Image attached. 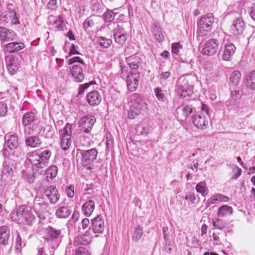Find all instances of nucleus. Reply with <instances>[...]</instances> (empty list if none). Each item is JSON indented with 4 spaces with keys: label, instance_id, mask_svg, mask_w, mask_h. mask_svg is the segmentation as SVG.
<instances>
[{
    "label": "nucleus",
    "instance_id": "0eeeda50",
    "mask_svg": "<svg viewBox=\"0 0 255 255\" xmlns=\"http://www.w3.org/2000/svg\"><path fill=\"white\" fill-rule=\"evenodd\" d=\"M19 15L17 14L15 10H8L4 11L0 15V23L2 24L10 22L11 24L16 25L19 23Z\"/></svg>",
    "mask_w": 255,
    "mask_h": 255
},
{
    "label": "nucleus",
    "instance_id": "3c124183",
    "mask_svg": "<svg viewBox=\"0 0 255 255\" xmlns=\"http://www.w3.org/2000/svg\"><path fill=\"white\" fill-rule=\"evenodd\" d=\"M72 126L70 124H67L65 127V137H71L72 134Z\"/></svg>",
    "mask_w": 255,
    "mask_h": 255
},
{
    "label": "nucleus",
    "instance_id": "39448f33",
    "mask_svg": "<svg viewBox=\"0 0 255 255\" xmlns=\"http://www.w3.org/2000/svg\"><path fill=\"white\" fill-rule=\"evenodd\" d=\"M214 22L213 17L207 16L201 17L198 22L197 37L206 36L211 31Z\"/></svg>",
    "mask_w": 255,
    "mask_h": 255
},
{
    "label": "nucleus",
    "instance_id": "8fccbe9b",
    "mask_svg": "<svg viewBox=\"0 0 255 255\" xmlns=\"http://www.w3.org/2000/svg\"><path fill=\"white\" fill-rule=\"evenodd\" d=\"M22 248V244H21V239L18 233H17V235L16 238L15 239V249L17 251H19Z\"/></svg>",
    "mask_w": 255,
    "mask_h": 255
},
{
    "label": "nucleus",
    "instance_id": "9d476101",
    "mask_svg": "<svg viewBox=\"0 0 255 255\" xmlns=\"http://www.w3.org/2000/svg\"><path fill=\"white\" fill-rule=\"evenodd\" d=\"M218 41L214 38L208 40L204 44L202 50L203 55L212 56L216 53L219 47Z\"/></svg>",
    "mask_w": 255,
    "mask_h": 255
},
{
    "label": "nucleus",
    "instance_id": "ddd939ff",
    "mask_svg": "<svg viewBox=\"0 0 255 255\" xmlns=\"http://www.w3.org/2000/svg\"><path fill=\"white\" fill-rule=\"evenodd\" d=\"M25 45L22 42H9L4 45V54L5 55H7L13 53L23 49Z\"/></svg>",
    "mask_w": 255,
    "mask_h": 255
},
{
    "label": "nucleus",
    "instance_id": "0e129e2a",
    "mask_svg": "<svg viewBox=\"0 0 255 255\" xmlns=\"http://www.w3.org/2000/svg\"><path fill=\"white\" fill-rule=\"evenodd\" d=\"M80 53L75 48V45L73 44H71V48L70 49V51L69 53V55H71L72 54H79Z\"/></svg>",
    "mask_w": 255,
    "mask_h": 255
},
{
    "label": "nucleus",
    "instance_id": "5fc2aeb1",
    "mask_svg": "<svg viewBox=\"0 0 255 255\" xmlns=\"http://www.w3.org/2000/svg\"><path fill=\"white\" fill-rule=\"evenodd\" d=\"M44 132H45L46 136L47 137H52L53 134V130L49 126L45 128Z\"/></svg>",
    "mask_w": 255,
    "mask_h": 255
},
{
    "label": "nucleus",
    "instance_id": "6ab92c4d",
    "mask_svg": "<svg viewBox=\"0 0 255 255\" xmlns=\"http://www.w3.org/2000/svg\"><path fill=\"white\" fill-rule=\"evenodd\" d=\"M245 27V24L242 18H237L232 26L233 33L237 35L242 33Z\"/></svg>",
    "mask_w": 255,
    "mask_h": 255
},
{
    "label": "nucleus",
    "instance_id": "603ef678",
    "mask_svg": "<svg viewBox=\"0 0 255 255\" xmlns=\"http://www.w3.org/2000/svg\"><path fill=\"white\" fill-rule=\"evenodd\" d=\"M66 192L68 197L70 198L73 197L75 194L74 187L73 185H70L66 188Z\"/></svg>",
    "mask_w": 255,
    "mask_h": 255
},
{
    "label": "nucleus",
    "instance_id": "7ed1b4c3",
    "mask_svg": "<svg viewBox=\"0 0 255 255\" xmlns=\"http://www.w3.org/2000/svg\"><path fill=\"white\" fill-rule=\"evenodd\" d=\"M5 143L2 150L5 157L11 156L18 157L20 155V149L18 147L19 143L17 136L15 134H7L4 136Z\"/></svg>",
    "mask_w": 255,
    "mask_h": 255
},
{
    "label": "nucleus",
    "instance_id": "6e6552de",
    "mask_svg": "<svg viewBox=\"0 0 255 255\" xmlns=\"http://www.w3.org/2000/svg\"><path fill=\"white\" fill-rule=\"evenodd\" d=\"M140 74L138 72H129L126 77L127 88L130 92H134L139 85Z\"/></svg>",
    "mask_w": 255,
    "mask_h": 255
},
{
    "label": "nucleus",
    "instance_id": "2eb2a0df",
    "mask_svg": "<svg viewBox=\"0 0 255 255\" xmlns=\"http://www.w3.org/2000/svg\"><path fill=\"white\" fill-rule=\"evenodd\" d=\"M86 99L90 105L96 106L100 103L102 97L97 91H93L87 94Z\"/></svg>",
    "mask_w": 255,
    "mask_h": 255
},
{
    "label": "nucleus",
    "instance_id": "b1692460",
    "mask_svg": "<svg viewBox=\"0 0 255 255\" xmlns=\"http://www.w3.org/2000/svg\"><path fill=\"white\" fill-rule=\"evenodd\" d=\"M95 208V203L94 201L89 200L86 201L82 206V211L84 214L86 216H90L93 213Z\"/></svg>",
    "mask_w": 255,
    "mask_h": 255
},
{
    "label": "nucleus",
    "instance_id": "bb28decb",
    "mask_svg": "<svg viewBox=\"0 0 255 255\" xmlns=\"http://www.w3.org/2000/svg\"><path fill=\"white\" fill-rule=\"evenodd\" d=\"M129 67L133 69H137L141 63L140 58L137 55H133L127 59Z\"/></svg>",
    "mask_w": 255,
    "mask_h": 255
},
{
    "label": "nucleus",
    "instance_id": "a211bd4d",
    "mask_svg": "<svg viewBox=\"0 0 255 255\" xmlns=\"http://www.w3.org/2000/svg\"><path fill=\"white\" fill-rule=\"evenodd\" d=\"M92 240V235L88 231L85 234L78 236L75 240V243L77 245H87L91 243Z\"/></svg>",
    "mask_w": 255,
    "mask_h": 255
},
{
    "label": "nucleus",
    "instance_id": "f704fd0d",
    "mask_svg": "<svg viewBox=\"0 0 255 255\" xmlns=\"http://www.w3.org/2000/svg\"><path fill=\"white\" fill-rule=\"evenodd\" d=\"M57 173V168L55 166H51L49 167L45 171V180L48 181L49 179H52L55 177Z\"/></svg>",
    "mask_w": 255,
    "mask_h": 255
},
{
    "label": "nucleus",
    "instance_id": "4d7b16f0",
    "mask_svg": "<svg viewBox=\"0 0 255 255\" xmlns=\"http://www.w3.org/2000/svg\"><path fill=\"white\" fill-rule=\"evenodd\" d=\"M220 222V220L217 219L216 222H213V226L216 228L222 230L225 228V224Z\"/></svg>",
    "mask_w": 255,
    "mask_h": 255
},
{
    "label": "nucleus",
    "instance_id": "a19ab883",
    "mask_svg": "<svg viewBox=\"0 0 255 255\" xmlns=\"http://www.w3.org/2000/svg\"><path fill=\"white\" fill-rule=\"evenodd\" d=\"M21 177L23 179L31 183L34 181V176L32 174L27 173L26 171L22 170L21 172Z\"/></svg>",
    "mask_w": 255,
    "mask_h": 255
},
{
    "label": "nucleus",
    "instance_id": "a18cd8bd",
    "mask_svg": "<svg viewBox=\"0 0 255 255\" xmlns=\"http://www.w3.org/2000/svg\"><path fill=\"white\" fill-rule=\"evenodd\" d=\"M182 114L185 117H187L193 113V108L191 105H186L182 110Z\"/></svg>",
    "mask_w": 255,
    "mask_h": 255
},
{
    "label": "nucleus",
    "instance_id": "6e6d98bb",
    "mask_svg": "<svg viewBox=\"0 0 255 255\" xmlns=\"http://www.w3.org/2000/svg\"><path fill=\"white\" fill-rule=\"evenodd\" d=\"M47 7L49 9H55L57 7L56 0H50L47 4Z\"/></svg>",
    "mask_w": 255,
    "mask_h": 255
},
{
    "label": "nucleus",
    "instance_id": "f3484780",
    "mask_svg": "<svg viewBox=\"0 0 255 255\" xmlns=\"http://www.w3.org/2000/svg\"><path fill=\"white\" fill-rule=\"evenodd\" d=\"M236 49V47L233 44L229 43L227 44L225 46L222 54L223 59L225 61L230 60L235 52Z\"/></svg>",
    "mask_w": 255,
    "mask_h": 255
},
{
    "label": "nucleus",
    "instance_id": "bf43d9fd",
    "mask_svg": "<svg viewBox=\"0 0 255 255\" xmlns=\"http://www.w3.org/2000/svg\"><path fill=\"white\" fill-rule=\"evenodd\" d=\"M250 15L252 18V19L255 21V2L253 3L251 7Z\"/></svg>",
    "mask_w": 255,
    "mask_h": 255
},
{
    "label": "nucleus",
    "instance_id": "69168bd1",
    "mask_svg": "<svg viewBox=\"0 0 255 255\" xmlns=\"http://www.w3.org/2000/svg\"><path fill=\"white\" fill-rule=\"evenodd\" d=\"M39 206V204H36V203L34 204V206H33V208L34 209V210H35V211L37 213V214L39 215V217L41 218H44L42 215H41V213L43 212V211L41 210V211H39V209H38V207Z\"/></svg>",
    "mask_w": 255,
    "mask_h": 255
},
{
    "label": "nucleus",
    "instance_id": "423d86ee",
    "mask_svg": "<svg viewBox=\"0 0 255 255\" xmlns=\"http://www.w3.org/2000/svg\"><path fill=\"white\" fill-rule=\"evenodd\" d=\"M21 59V56L17 54L11 56H5V60L6 68L10 75L15 74L19 68L20 62Z\"/></svg>",
    "mask_w": 255,
    "mask_h": 255
},
{
    "label": "nucleus",
    "instance_id": "ea45409f",
    "mask_svg": "<svg viewBox=\"0 0 255 255\" xmlns=\"http://www.w3.org/2000/svg\"><path fill=\"white\" fill-rule=\"evenodd\" d=\"M103 18L106 22L112 21L115 18L114 12L111 10L107 11L103 14Z\"/></svg>",
    "mask_w": 255,
    "mask_h": 255
},
{
    "label": "nucleus",
    "instance_id": "58836bf2",
    "mask_svg": "<svg viewBox=\"0 0 255 255\" xmlns=\"http://www.w3.org/2000/svg\"><path fill=\"white\" fill-rule=\"evenodd\" d=\"M95 83H96L94 81H91L89 83H85L82 85H80V86L78 89V94L79 95L83 94L84 93L85 91L87 89H88L90 86H91L92 85H94Z\"/></svg>",
    "mask_w": 255,
    "mask_h": 255
},
{
    "label": "nucleus",
    "instance_id": "aec40b11",
    "mask_svg": "<svg viewBox=\"0 0 255 255\" xmlns=\"http://www.w3.org/2000/svg\"><path fill=\"white\" fill-rule=\"evenodd\" d=\"M71 74L77 82H82L84 79V75L82 68L79 65H74L71 70Z\"/></svg>",
    "mask_w": 255,
    "mask_h": 255
},
{
    "label": "nucleus",
    "instance_id": "5701e85b",
    "mask_svg": "<svg viewBox=\"0 0 255 255\" xmlns=\"http://www.w3.org/2000/svg\"><path fill=\"white\" fill-rule=\"evenodd\" d=\"M9 230L6 226L0 227V244H7L9 238Z\"/></svg>",
    "mask_w": 255,
    "mask_h": 255
},
{
    "label": "nucleus",
    "instance_id": "c85d7f7f",
    "mask_svg": "<svg viewBox=\"0 0 255 255\" xmlns=\"http://www.w3.org/2000/svg\"><path fill=\"white\" fill-rule=\"evenodd\" d=\"M25 144L30 147H36L41 144V141L37 136H30L25 139Z\"/></svg>",
    "mask_w": 255,
    "mask_h": 255
},
{
    "label": "nucleus",
    "instance_id": "dca6fc26",
    "mask_svg": "<svg viewBox=\"0 0 255 255\" xmlns=\"http://www.w3.org/2000/svg\"><path fill=\"white\" fill-rule=\"evenodd\" d=\"M44 194L51 203H56L59 199V196L58 194L57 190L54 186L48 187L45 190Z\"/></svg>",
    "mask_w": 255,
    "mask_h": 255
},
{
    "label": "nucleus",
    "instance_id": "774afa93",
    "mask_svg": "<svg viewBox=\"0 0 255 255\" xmlns=\"http://www.w3.org/2000/svg\"><path fill=\"white\" fill-rule=\"evenodd\" d=\"M185 200H189L191 203H194L196 200V197L194 194L186 196Z\"/></svg>",
    "mask_w": 255,
    "mask_h": 255
},
{
    "label": "nucleus",
    "instance_id": "864d4df0",
    "mask_svg": "<svg viewBox=\"0 0 255 255\" xmlns=\"http://www.w3.org/2000/svg\"><path fill=\"white\" fill-rule=\"evenodd\" d=\"M77 62L80 63L81 64L84 63L83 60L81 59V58H80L78 56H76V57H74L69 60L68 64L71 65V64H72L74 63Z\"/></svg>",
    "mask_w": 255,
    "mask_h": 255
},
{
    "label": "nucleus",
    "instance_id": "cd10ccee",
    "mask_svg": "<svg viewBox=\"0 0 255 255\" xmlns=\"http://www.w3.org/2000/svg\"><path fill=\"white\" fill-rule=\"evenodd\" d=\"M246 86L253 90L255 89V70H253L246 76L245 79Z\"/></svg>",
    "mask_w": 255,
    "mask_h": 255
},
{
    "label": "nucleus",
    "instance_id": "1a4fd4ad",
    "mask_svg": "<svg viewBox=\"0 0 255 255\" xmlns=\"http://www.w3.org/2000/svg\"><path fill=\"white\" fill-rule=\"evenodd\" d=\"M96 122V119L92 116L82 117L79 122L80 130L85 133H89Z\"/></svg>",
    "mask_w": 255,
    "mask_h": 255
},
{
    "label": "nucleus",
    "instance_id": "c9c22d12",
    "mask_svg": "<svg viewBox=\"0 0 255 255\" xmlns=\"http://www.w3.org/2000/svg\"><path fill=\"white\" fill-rule=\"evenodd\" d=\"M98 42L99 45L104 48L109 47L112 43V40L111 39H108L102 36L98 38Z\"/></svg>",
    "mask_w": 255,
    "mask_h": 255
},
{
    "label": "nucleus",
    "instance_id": "338daca9",
    "mask_svg": "<svg viewBox=\"0 0 255 255\" xmlns=\"http://www.w3.org/2000/svg\"><path fill=\"white\" fill-rule=\"evenodd\" d=\"M208 228V226L205 224L202 226L201 229V235L202 236L207 234Z\"/></svg>",
    "mask_w": 255,
    "mask_h": 255
},
{
    "label": "nucleus",
    "instance_id": "79ce46f5",
    "mask_svg": "<svg viewBox=\"0 0 255 255\" xmlns=\"http://www.w3.org/2000/svg\"><path fill=\"white\" fill-rule=\"evenodd\" d=\"M232 169L233 172V173L231 175L232 178L236 179L241 175L242 169L237 165L233 166Z\"/></svg>",
    "mask_w": 255,
    "mask_h": 255
},
{
    "label": "nucleus",
    "instance_id": "c756f323",
    "mask_svg": "<svg viewBox=\"0 0 255 255\" xmlns=\"http://www.w3.org/2000/svg\"><path fill=\"white\" fill-rule=\"evenodd\" d=\"M79 217V214L78 212L74 211L71 218L70 223L68 224L69 234H72L75 230V223L77 222Z\"/></svg>",
    "mask_w": 255,
    "mask_h": 255
},
{
    "label": "nucleus",
    "instance_id": "20e7f679",
    "mask_svg": "<svg viewBox=\"0 0 255 255\" xmlns=\"http://www.w3.org/2000/svg\"><path fill=\"white\" fill-rule=\"evenodd\" d=\"M148 109L147 104L139 97H136L130 101L129 109L128 111V117L130 119H134L137 116L142 114Z\"/></svg>",
    "mask_w": 255,
    "mask_h": 255
},
{
    "label": "nucleus",
    "instance_id": "f8f14e48",
    "mask_svg": "<svg viewBox=\"0 0 255 255\" xmlns=\"http://www.w3.org/2000/svg\"><path fill=\"white\" fill-rule=\"evenodd\" d=\"M114 37L115 42L123 46L127 40V35L124 28L118 26L114 31Z\"/></svg>",
    "mask_w": 255,
    "mask_h": 255
},
{
    "label": "nucleus",
    "instance_id": "9b49d317",
    "mask_svg": "<svg viewBox=\"0 0 255 255\" xmlns=\"http://www.w3.org/2000/svg\"><path fill=\"white\" fill-rule=\"evenodd\" d=\"M16 34L12 29L0 26V42L3 44L16 39Z\"/></svg>",
    "mask_w": 255,
    "mask_h": 255
},
{
    "label": "nucleus",
    "instance_id": "4c0bfd02",
    "mask_svg": "<svg viewBox=\"0 0 255 255\" xmlns=\"http://www.w3.org/2000/svg\"><path fill=\"white\" fill-rule=\"evenodd\" d=\"M46 233L49 237L56 238L60 234V231L59 230H56L52 227H49L46 229Z\"/></svg>",
    "mask_w": 255,
    "mask_h": 255
},
{
    "label": "nucleus",
    "instance_id": "c03bdc74",
    "mask_svg": "<svg viewBox=\"0 0 255 255\" xmlns=\"http://www.w3.org/2000/svg\"><path fill=\"white\" fill-rule=\"evenodd\" d=\"M7 112L6 104L2 101H0V116L3 117Z\"/></svg>",
    "mask_w": 255,
    "mask_h": 255
},
{
    "label": "nucleus",
    "instance_id": "e2e57ef3",
    "mask_svg": "<svg viewBox=\"0 0 255 255\" xmlns=\"http://www.w3.org/2000/svg\"><path fill=\"white\" fill-rule=\"evenodd\" d=\"M59 130L60 134V140H61V143L60 145L62 149L64 150V147L63 146V143L64 140V128H61L60 127L59 128Z\"/></svg>",
    "mask_w": 255,
    "mask_h": 255
},
{
    "label": "nucleus",
    "instance_id": "49530a36",
    "mask_svg": "<svg viewBox=\"0 0 255 255\" xmlns=\"http://www.w3.org/2000/svg\"><path fill=\"white\" fill-rule=\"evenodd\" d=\"M182 48V46L179 42L173 43L171 45L172 52L177 54Z\"/></svg>",
    "mask_w": 255,
    "mask_h": 255
},
{
    "label": "nucleus",
    "instance_id": "37998d69",
    "mask_svg": "<svg viewBox=\"0 0 255 255\" xmlns=\"http://www.w3.org/2000/svg\"><path fill=\"white\" fill-rule=\"evenodd\" d=\"M143 235L142 229L139 226L136 227L134 229V232L133 235V238L135 239L136 241L139 239Z\"/></svg>",
    "mask_w": 255,
    "mask_h": 255
},
{
    "label": "nucleus",
    "instance_id": "e433bc0d",
    "mask_svg": "<svg viewBox=\"0 0 255 255\" xmlns=\"http://www.w3.org/2000/svg\"><path fill=\"white\" fill-rule=\"evenodd\" d=\"M155 96L159 101H163L165 97L166 91L163 90L161 88L156 87L154 89Z\"/></svg>",
    "mask_w": 255,
    "mask_h": 255
},
{
    "label": "nucleus",
    "instance_id": "473e14b6",
    "mask_svg": "<svg viewBox=\"0 0 255 255\" xmlns=\"http://www.w3.org/2000/svg\"><path fill=\"white\" fill-rule=\"evenodd\" d=\"M233 213L232 207L227 205H223L218 210L217 214L218 216L224 217L231 215Z\"/></svg>",
    "mask_w": 255,
    "mask_h": 255
},
{
    "label": "nucleus",
    "instance_id": "393cba45",
    "mask_svg": "<svg viewBox=\"0 0 255 255\" xmlns=\"http://www.w3.org/2000/svg\"><path fill=\"white\" fill-rule=\"evenodd\" d=\"M193 124L198 128L202 129L206 127L208 121L206 120L205 116L198 115L194 118Z\"/></svg>",
    "mask_w": 255,
    "mask_h": 255
},
{
    "label": "nucleus",
    "instance_id": "2f4dec72",
    "mask_svg": "<svg viewBox=\"0 0 255 255\" xmlns=\"http://www.w3.org/2000/svg\"><path fill=\"white\" fill-rule=\"evenodd\" d=\"M241 73L239 71L233 72L230 77V82L234 86L238 85L241 81Z\"/></svg>",
    "mask_w": 255,
    "mask_h": 255
},
{
    "label": "nucleus",
    "instance_id": "a878e982",
    "mask_svg": "<svg viewBox=\"0 0 255 255\" xmlns=\"http://www.w3.org/2000/svg\"><path fill=\"white\" fill-rule=\"evenodd\" d=\"M97 155V151L93 148L84 152L83 155V160L85 162L92 161L94 160Z\"/></svg>",
    "mask_w": 255,
    "mask_h": 255
},
{
    "label": "nucleus",
    "instance_id": "052dcab7",
    "mask_svg": "<svg viewBox=\"0 0 255 255\" xmlns=\"http://www.w3.org/2000/svg\"><path fill=\"white\" fill-rule=\"evenodd\" d=\"M90 224V221L88 218H84L82 221V227L83 229L88 228Z\"/></svg>",
    "mask_w": 255,
    "mask_h": 255
},
{
    "label": "nucleus",
    "instance_id": "09e8293b",
    "mask_svg": "<svg viewBox=\"0 0 255 255\" xmlns=\"http://www.w3.org/2000/svg\"><path fill=\"white\" fill-rule=\"evenodd\" d=\"M54 25L57 30H61L63 28V18L62 16H60L59 19L55 21Z\"/></svg>",
    "mask_w": 255,
    "mask_h": 255
},
{
    "label": "nucleus",
    "instance_id": "7c9ffc66",
    "mask_svg": "<svg viewBox=\"0 0 255 255\" xmlns=\"http://www.w3.org/2000/svg\"><path fill=\"white\" fill-rule=\"evenodd\" d=\"M196 190L200 193L203 196H205L208 193V189L205 181H201L196 186Z\"/></svg>",
    "mask_w": 255,
    "mask_h": 255
},
{
    "label": "nucleus",
    "instance_id": "f257e3e1",
    "mask_svg": "<svg viewBox=\"0 0 255 255\" xmlns=\"http://www.w3.org/2000/svg\"><path fill=\"white\" fill-rule=\"evenodd\" d=\"M51 154V151L48 149L37 150L29 152L27 158L35 169H42L48 166Z\"/></svg>",
    "mask_w": 255,
    "mask_h": 255
},
{
    "label": "nucleus",
    "instance_id": "de8ad7c7",
    "mask_svg": "<svg viewBox=\"0 0 255 255\" xmlns=\"http://www.w3.org/2000/svg\"><path fill=\"white\" fill-rule=\"evenodd\" d=\"M75 255H91L89 251L83 247L78 248L75 252Z\"/></svg>",
    "mask_w": 255,
    "mask_h": 255
},
{
    "label": "nucleus",
    "instance_id": "13d9d810",
    "mask_svg": "<svg viewBox=\"0 0 255 255\" xmlns=\"http://www.w3.org/2000/svg\"><path fill=\"white\" fill-rule=\"evenodd\" d=\"M34 128L33 126H30L25 128L24 130L25 135H30L34 132Z\"/></svg>",
    "mask_w": 255,
    "mask_h": 255
},
{
    "label": "nucleus",
    "instance_id": "72a5a7b5",
    "mask_svg": "<svg viewBox=\"0 0 255 255\" xmlns=\"http://www.w3.org/2000/svg\"><path fill=\"white\" fill-rule=\"evenodd\" d=\"M13 162L10 160H5L3 163L2 172L4 173H13L15 168Z\"/></svg>",
    "mask_w": 255,
    "mask_h": 255
},
{
    "label": "nucleus",
    "instance_id": "f03ea898",
    "mask_svg": "<svg viewBox=\"0 0 255 255\" xmlns=\"http://www.w3.org/2000/svg\"><path fill=\"white\" fill-rule=\"evenodd\" d=\"M10 217L13 221H17L18 224L32 225L34 220V215L28 208L25 206H20L12 211Z\"/></svg>",
    "mask_w": 255,
    "mask_h": 255
},
{
    "label": "nucleus",
    "instance_id": "4468645a",
    "mask_svg": "<svg viewBox=\"0 0 255 255\" xmlns=\"http://www.w3.org/2000/svg\"><path fill=\"white\" fill-rule=\"evenodd\" d=\"M92 226L94 233L102 234L105 228L104 219L100 215L97 216L92 220Z\"/></svg>",
    "mask_w": 255,
    "mask_h": 255
},
{
    "label": "nucleus",
    "instance_id": "680f3d73",
    "mask_svg": "<svg viewBox=\"0 0 255 255\" xmlns=\"http://www.w3.org/2000/svg\"><path fill=\"white\" fill-rule=\"evenodd\" d=\"M63 208L64 207H61L56 210V215L57 217L60 218H64Z\"/></svg>",
    "mask_w": 255,
    "mask_h": 255
},
{
    "label": "nucleus",
    "instance_id": "412c9836",
    "mask_svg": "<svg viewBox=\"0 0 255 255\" xmlns=\"http://www.w3.org/2000/svg\"><path fill=\"white\" fill-rule=\"evenodd\" d=\"M230 200L229 197L221 194H217L212 196L208 200V203L209 205L218 204L222 202H228Z\"/></svg>",
    "mask_w": 255,
    "mask_h": 255
},
{
    "label": "nucleus",
    "instance_id": "4be33fe9",
    "mask_svg": "<svg viewBox=\"0 0 255 255\" xmlns=\"http://www.w3.org/2000/svg\"><path fill=\"white\" fill-rule=\"evenodd\" d=\"M36 120V115L33 112L25 113L22 118V124L24 127L30 125Z\"/></svg>",
    "mask_w": 255,
    "mask_h": 255
}]
</instances>
